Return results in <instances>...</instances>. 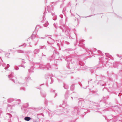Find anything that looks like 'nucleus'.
Segmentation results:
<instances>
[{"label":"nucleus","instance_id":"1","mask_svg":"<svg viewBox=\"0 0 122 122\" xmlns=\"http://www.w3.org/2000/svg\"><path fill=\"white\" fill-rule=\"evenodd\" d=\"M84 103V102L83 100H79L78 102V106L80 107V109L77 107H75L74 108V110L72 112V113L74 115H77L79 114L80 112L79 109L80 107H83V104Z\"/></svg>","mask_w":122,"mask_h":122},{"label":"nucleus","instance_id":"2","mask_svg":"<svg viewBox=\"0 0 122 122\" xmlns=\"http://www.w3.org/2000/svg\"><path fill=\"white\" fill-rule=\"evenodd\" d=\"M14 73H12L10 76L8 75V77L10 78V80H12L14 83L15 82V80H16V78L15 77L13 76Z\"/></svg>","mask_w":122,"mask_h":122},{"label":"nucleus","instance_id":"3","mask_svg":"<svg viewBox=\"0 0 122 122\" xmlns=\"http://www.w3.org/2000/svg\"><path fill=\"white\" fill-rule=\"evenodd\" d=\"M70 108V107H69L67 105H66L65 107L64 108V112L65 113H66L68 112Z\"/></svg>","mask_w":122,"mask_h":122},{"label":"nucleus","instance_id":"4","mask_svg":"<svg viewBox=\"0 0 122 122\" xmlns=\"http://www.w3.org/2000/svg\"><path fill=\"white\" fill-rule=\"evenodd\" d=\"M61 112V110H58L56 111H55V113L56 115H59L62 113Z\"/></svg>","mask_w":122,"mask_h":122},{"label":"nucleus","instance_id":"5","mask_svg":"<svg viewBox=\"0 0 122 122\" xmlns=\"http://www.w3.org/2000/svg\"><path fill=\"white\" fill-rule=\"evenodd\" d=\"M39 51L40 50L39 49H36L34 50L33 52L35 54H37L39 52Z\"/></svg>","mask_w":122,"mask_h":122},{"label":"nucleus","instance_id":"6","mask_svg":"<svg viewBox=\"0 0 122 122\" xmlns=\"http://www.w3.org/2000/svg\"><path fill=\"white\" fill-rule=\"evenodd\" d=\"M70 93H69L68 92H66V93L65 94V99H67L68 97V94H69Z\"/></svg>","mask_w":122,"mask_h":122},{"label":"nucleus","instance_id":"7","mask_svg":"<svg viewBox=\"0 0 122 122\" xmlns=\"http://www.w3.org/2000/svg\"><path fill=\"white\" fill-rule=\"evenodd\" d=\"M24 119L26 121H29L31 119V118L30 117H25L24 118Z\"/></svg>","mask_w":122,"mask_h":122},{"label":"nucleus","instance_id":"8","mask_svg":"<svg viewBox=\"0 0 122 122\" xmlns=\"http://www.w3.org/2000/svg\"><path fill=\"white\" fill-rule=\"evenodd\" d=\"M39 67L41 68L44 69L46 68V66L43 64H41L39 65Z\"/></svg>","mask_w":122,"mask_h":122},{"label":"nucleus","instance_id":"9","mask_svg":"<svg viewBox=\"0 0 122 122\" xmlns=\"http://www.w3.org/2000/svg\"><path fill=\"white\" fill-rule=\"evenodd\" d=\"M63 87L66 89H67L68 88V86L66 84H64L63 86Z\"/></svg>","mask_w":122,"mask_h":122},{"label":"nucleus","instance_id":"10","mask_svg":"<svg viewBox=\"0 0 122 122\" xmlns=\"http://www.w3.org/2000/svg\"><path fill=\"white\" fill-rule=\"evenodd\" d=\"M74 86L73 85H72L70 87V90L72 91H73L74 89Z\"/></svg>","mask_w":122,"mask_h":122},{"label":"nucleus","instance_id":"11","mask_svg":"<svg viewBox=\"0 0 122 122\" xmlns=\"http://www.w3.org/2000/svg\"><path fill=\"white\" fill-rule=\"evenodd\" d=\"M49 25V23L47 21H46V23L44 24V26L45 27Z\"/></svg>","mask_w":122,"mask_h":122},{"label":"nucleus","instance_id":"12","mask_svg":"<svg viewBox=\"0 0 122 122\" xmlns=\"http://www.w3.org/2000/svg\"><path fill=\"white\" fill-rule=\"evenodd\" d=\"M25 79L26 80V81L27 82L30 79V78L29 76H28V77H25Z\"/></svg>","mask_w":122,"mask_h":122},{"label":"nucleus","instance_id":"13","mask_svg":"<svg viewBox=\"0 0 122 122\" xmlns=\"http://www.w3.org/2000/svg\"><path fill=\"white\" fill-rule=\"evenodd\" d=\"M17 52L18 53H22L24 52L23 51L21 50H17Z\"/></svg>","mask_w":122,"mask_h":122},{"label":"nucleus","instance_id":"14","mask_svg":"<svg viewBox=\"0 0 122 122\" xmlns=\"http://www.w3.org/2000/svg\"><path fill=\"white\" fill-rule=\"evenodd\" d=\"M46 67L47 69H49V67L50 68L51 66L49 64H48L47 66H46Z\"/></svg>","mask_w":122,"mask_h":122},{"label":"nucleus","instance_id":"15","mask_svg":"<svg viewBox=\"0 0 122 122\" xmlns=\"http://www.w3.org/2000/svg\"><path fill=\"white\" fill-rule=\"evenodd\" d=\"M41 94L44 97H46V93H41Z\"/></svg>","mask_w":122,"mask_h":122},{"label":"nucleus","instance_id":"16","mask_svg":"<svg viewBox=\"0 0 122 122\" xmlns=\"http://www.w3.org/2000/svg\"><path fill=\"white\" fill-rule=\"evenodd\" d=\"M9 67H10L9 65V64H7V66L5 67V69H6L7 68Z\"/></svg>","mask_w":122,"mask_h":122},{"label":"nucleus","instance_id":"17","mask_svg":"<svg viewBox=\"0 0 122 122\" xmlns=\"http://www.w3.org/2000/svg\"><path fill=\"white\" fill-rule=\"evenodd\" d=\"M10 55V53H8L6 54V56L8 58L9 57V56Z\"/></svg>","mask_w":122,"mask_h":122},{"label":"nucleus","instance_id":"18","mask_svg":"<svg viewBox=\"0 0 122 122\" xmlns=\"http://www.w3.org/2000/svg\"><path fill=\"white\" fill-rule=\"evenodd\" d=\"M14 68L16 70H18L19 69V68L16 66H15Z\"/></svg>","mask_w":122,"mask_h":122},{"label":"nucleus","instance_id":"19","mask_svg":"<svg viewBox=\"0 0 122 122\" xmlns=\"http://www.w3.org/2000/svg\"><path fill=\"white\" fill-rule=\"evenodd\" d=\"M105 55L107 57L109 58H110L111 56H110L109 55L108 53H105Z\"/></svg>","mask_w":122,"mask_h":122},{"label":"nucleus","instance_id":"20","mask_svg":"<svg viewBox=\"0 0 122 122\" xmlns=\"http://www.w3.org/2000/svg\"><path fill=\"white\" fill-rule=\"evenodd\" d=\"M51 82L50 83L51 84V83H53V80L52 79V77H51Z\"/></svg>","mask_w":122,"mask_h":122},{"label":"nucleus","instance_id":"21","mask_svg":"<svg viewBox=\"0 0 122 122\" xmlns=\"http://www.w3.org/2000/svg\"><path fill=\"white\" fill-rule=\"evenodd\" d=\"M69 99L71 100H73V98L72 97H71L69 98Z\"/></svg>","mask_w":122,"mask_h":122},{"label":"nucleus","instance_id":"22","mask_svg":"<svg viewBox=\"0 0 122 122\" xmlns=\"http://www.w3.org/2000/svg\"><path fill=\"white\" fill-rule=\"evenodd\" d=\"M54 26L56 28V23H54L53 24Z\"/></svg>","mask_w":122,"mask_h":122},{"label":"nucleus","instance_id":"23","mask_svg":"<svg viewBox=\"0 0 122 122\" xmlns=\"http://www.w3.org/2000/svg\"><path fill=\"white\" fill-rule=\"evenodd\" d=\"M31 69H29V70H28V71H29V72H30V73H31V71H31ZM33 72V71H32L31 72Z\"/></svg>","mask_w":122,"mask_h":122},{"label":"nucleus","instance_id":"24","mask_svg":"<svg viewBox=\"0 0 122 122\" xmlns=\"http://www.w3.org/2000/svg\"><path fill=\"white\" fill-rule=\"evenodd\" d=\"M50 7H48V6L47 7V10H48V12H49V9H50Z\"/></svg>","mask_w":122,"mask_h":122},{"label":"nucleus","instance_id":"25","mask_svg":"<svg viewBox=\"0 0 122 122\" xmlns=\"http://www.w3.org/2000/svg\"><path fill=\"white\" fill-rule=\"evenodd\" d=\"M21 66L23 67L24 68H25V66L23 65L22 64L21 65Z\"/></svg>","mask_w":122,"mask_h":122},{"label":"nucleus","instance_id":"26","mask_svg":"<svg viewBox=\"0 0 122 122\" xmlns=\"http://www.w3.org/2000/svg\"><path fill=\"white\" fill-rule=\"evenodd\" d=\"M21 66L23 67L24 68H25V66L23 65L22 64L21 65Z\"/></svg>","mask_w":122,"mask_h":122},{"label":"nucleus","instance_id":"27","mask_svg":"<svg viewBox=\"0 0 122 122\" xmlns=\"http://www.w3.org/2000/svg\"><path fill=\"white\" fill-rule=\"evenodd\" d=\"M115 64H115V63H114V64H113V65L114 67H117V66H115Z\"/></svg>","mask_w":122,"mask_h":122},{"label":"nucleus","instance_id":"28","mask_svg":"<svg viewBox=\"0 0 122 122\" xmlns=\"http://www.w3.org/2000/svg\"><path fill=\"white\" fill-rule=\"evenodd\" d=\"M52 16H54L55 15V14L54 13H52Z\"/></svg>","mask_w":122,"mask_h":122},{"label":"nucleus","instance_id":"29","mask_svg":"<svg viewBox=\"0 0 122 122\" xmlns=\"http://www.w3.org/2000/svg\"><path fill=\"white\" fill-rule=\"evenodd\" d=\"M44 37H41V38H40V37H38V38H41V39H44Z\"/></svg>","mask_w":122,"mask_h":122},{"label":"nucleus","instance_id":"30","mask_svg":"<svg viewBox=\"0 0 122 122\" xmlns=\"http://www.w3.org/2000/svg\"><path fill=\"white\" fill-rule=\"evenodd\" d=\"M60 16L61 18H62L63 17V16L62 15H60Z\"/></svg>","mask_w":122,"mask_h":122},{"label":"nucleus","instance_id":"31","mask_svg":"<svg viewBox=\"0 0 122 122\" xmlns=\"http://www.w3.org/2000/svg\"><path fill=\"white\" fill-rule=\"evenodd\" d=\"M46 20V18H45L44 17H43V20L42 21L43 22V20Z\"/></svg>","mask_w":122,"mask_h":122},{"label":"nucleus","instance_id":"32","mask_svg":"<svg viewBox=\"0 0 122 122\" xmlns=\"http://www.w3.org/2000/svg\"><path fill=\"white\" fill-rule=\"evenodd\" d=\"M43 46H41L40 47V49H43Z\"/></svg>","mask_w":122,"mask_h":122},{"label":"nucleus","instance_id":"33","mask_svg":"<svg viewBox=\"0 0 122 122\" xmlns=\"http://www.w3.org/2000/svg\"><path fill=\"white\" fill-rule=\"evenodd\" d=\"M57 95V93H55V97H56Z\"/></svg>","mask_w":122,"mask_h":122},{"label":"nucleus","instance_id":"34","mask_svg":"<svg viewBox=\"0 0 122 122\" xmlns=\"http://www.w3.org/2000/svg\"><path fill=\"white\" fill-rule=\"evenodd\" d=\"M56 19H57L56 18L55 19H53V20H56Z\"/></svg>","mask_w":122,"mask_h":122},{"label":"nucleus","instance_id":"35","mask_svg":"<svg viewBox=\"0 0 122 122\" xmlns=\"http://www.w3.org/2000/svg\"><path fill=\"white\" fill-rule=\"evenodd\" d=\"M52 92H55V90H52Z\"/></svg>","mask_w":122,"mask_h":122},{"label":"nucleus","instance_id":"36","mask_svg":"<svg viewBox=\"0 0 122 122\" xmlns=\"http://www.w3.org/2000/svg\"><path fill=\"white\" fill-rule=\"evenodd\" d=\"M22 88L24 90H25V89L23 87Z\"/></svg>","mask_w":122,"mask_h":122},{"label":"nucleus","instance_id":"37","mask_svg":"<svg viewBox=\"0 0 122 122\" xmlns=\"http://www.w3.org/2000/svg\"><path fill=\"white\" fill-rule=\"evenodd\" d=\"M23 63H25V62L24 61H22Z\"/></svg>","mask_w":122,"mask_h":122},{"label":"nucleus","instance_id":"38","mask_svg":"<svg viewBox=\"0 0 122 122\" xmlns=\"http://www.w3.org/2000/svg\"><path fill=\"white\" fill-rule=\"evenodd\" d=\"M45 12L44 13V15H45Z\"/></svg>","mask_w":122,"mask_h":122},{"label":"nucleus","instance_id":"39","mask_svg":"<svg viewBox=\"0 0 122 122\" xmlns=\"http://www.w3.org/2000/svg\"><path fill=\"white\" fill-rule=\"evenodd\" d=\"M117 55L118 57H119V55Z\"/></svg>","mask_w":122,"mask_h":122},{"label":"nucleus","instance_id":"40","mask_svg":"<svg viewBox=\"0 0 122 122\" xmlns=\"http://www.w3.org/2000/svg\"><path fill=\"white\" fill-rule=\"evenodd\" d=\"M65 10H64V9H63V11H65Z\"/></svg>","mask_w":122,"mask_h":122},{"label":"nucleus","instance_id":"41","mask_svg":"<svg viewBox=\"0 0 122 122\" xmlns=\"http://www.w3.org/2000/svg\"><path fill=\"white\" fill-rule=\"evenodd\" d=\"M55 16H56V15Z\"/></svg>","mask_w":122,"mask_h":122}]
</instances>
